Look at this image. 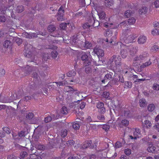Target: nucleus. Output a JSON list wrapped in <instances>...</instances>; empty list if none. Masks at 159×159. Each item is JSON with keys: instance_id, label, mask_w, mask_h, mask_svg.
<instances>
[{"instance_id": "1a4fd4ad", "label": "nucleus", "mask_w": 159, "mask_h": 159, "mask_svg": "<svg viewBox=\"0 0 159 159\" xmlns=\"http://www.w3.org/2000/svg\"><path fill=\"white\" fill-rule=\"evenodd\" d=\"M129 54L132 56H134L137 53L138 51L137 47H130L129 48Z\"/></svg>"}, {"instance_id": "9d476101", "label": "nucleus", "mask_w": 159, "mask_h": 159, "mask_svg": "<svg viewBox=\"0 0 159 159\" xmlns=\"http://www.w3.org/2000/svg\"><path fill=\"white\" fill-rule=\"evenodd\" d=\"M50 45H46L44 46V48L46 49H57V47L54 45L55 43L51 40L50 42Z\"/></svg>"}, {"instance_id": "f257e3e1", "label": "nucleus", "mask_w": 159, "mask_h": 159, "mask_svg": "<svg viewBox=\"0 0 159 159\" xmlns=\"http://www.w3.org/2000/svg\"><path fill=\"white\" fill-rule=\"evenodd\" d=\"M28 45L25 47V56L28 58H30L31 60V61L34 62V61H36L37 59V57L36 56L37 54V52H33L32 53L31 52L28 50Z\"/></svg>"}, {"instance_id": "ea45409f", "label": "nucleus", "mask_w": 159, "mask_h": 159, "mask_svg": "<svg viewBox=\"0 0 159 159\" xmlns=\"http://www.w3.org/2000/svg\"><path fill=\"white\" fill-rule=\"evenodd\" d=\"M152 88L154 90L156 91L159 90V84L155 83L153 85Z\"/></svg>"}, {"instance_id": "603ef678", "label": "nucleus", "mask_w": 159, "mask_h": 159, "mask_svg": "<svg viewBox=\"0 0 159 159\" xmlns=\"http://www.w3.org/2000/svg\"><path fill=\"white\" fill-rule=\"evenodd\" d=\"M122 146V144L119 141H117L115 143V146L116 148H118Z\"/></svg>"}, {"instance_id": "774afa93", "label": "nucleus", "mask_w": 159, "mask_h": 159, "mask_svg": "<svg viewBox=\"0 0 159 159\" xmlns=\"http://www.w3.org/2000/svg\"><path fill=\"white\" fill-rule=\"evenodd\" d=\"M32 75L33 77L35 78L36 79H38L39 77V76L38 74L36 72H33Z\"/></svg>"}, {"instance_id": "052dcab7", "label": "nucleus", "mask_w": 159, "mask_h": 159, "mask_svg": "<svg viewBox=\"0 0 159 159\" xmlns=\"http://www.w3.org/2000/svg\"><path fill=\"white\" fill-rule=\"evenodd\" d=\"M119 81L121 83L124 82V79L122 75H120L119 76Z\"/></svg>"}, {"instance_id": "4d7b16f0", "label": "nucleus", "mask_w": 159, "mask_h": 159, "mask_svg": "<svg viewBox=\"0 0 159 159\" xmlns=\"http://www.w3.org/2000/svg\"><path fill=\"white\" fill-rule=\"evenodd\" d=\"M154 31L156 34H159V30L155 29L154 30H153L152 31V34L153 35H155V34L154 33Z\"/></svg>"}, {"instance_id": "338daca9", "label": "nucleus", "mask_w": 159, "mask_h": 159, "mask_svg": "<svg viewBox=\"0 0 159 159\" xmlns=\"http://www.w3.org/2000/svg\"><path fill=\"white\" fill-rule=\"evenodd\" d=\"M116 56L113 55L109 60V62L110 63L112 62L114 59H116Z\"/></svg>"}, {"instance_id": "6e6d98bb", "label": "nucleus", "mask_w": 159, "mask_h": 159, "mask_svg": "<svg viewBox=\"0 0 159 159\" xmlns=\"http://www.w3.org/2000/svg\"><path fill=\"white\" fill-rule=\"evenodd\" d=\"M6 21V17L3 15L0 16V22H4Z\"/></svg>"}, {"instance_id": "423d86ee", "label": "nucleus", "mask_w": 159, "mask_h": 159, "mask_svg": "<svg viewBox=\"0 0 159 159\" xmlns=\"http://www.w3.org/2000/svg\"><path fill=\"white\" fill-rule=\"evenodd\" d=\"M81 59L84 61V63L85 66H89L91 64V62L89 60L88 57L86 54L84 53L81 56Z\"/></svg>"}, {"instance_id": "7c9ffc66", "label": "nucleus", "mask_w": 159, "mask_h": 159, "mask_svg": "<svg viewBox=\"0 0 159 159\" xmlns=\"http://www.w3.org/2000/svg\"><path fill=\"white\" fill-rule=\"evenodd\" d=\"M16 94L17 97L20 98L23 94V90L20 89L17 92H16Z\"/></svg>"}, {"instance_id": "72a5a7b5", "label": "nucleus", "mask_w": 159, "mask_h": 159, "mask_svg": "<svg viewBox=\"0 0 159 159\" xmlns=\"http://www.w3.org/2000/svg\"><path fill=\"white\" fill-rule=\"evenodd\" d=\"M67 134V131L66 129H65L61 130V136L62 137H65Z\"/></svg>"}, {"instance_id": "79ce46f5", "label": "nucleus", "mask_w": 159, "mask_h": 159, "mask_svg": "<svg viewBox=\"0 0 159 159\" xmlns=\"http://www.w3.org/2000/svg\"><path fill=\"white\" fill-rule=\"evenodd\" d=\"M112 78V75L110 73H107L105 75L104 79L105 80H111Z\"/></svg>"}, {"instance_id": "bf43d9fd", "label": "nucleus", "mask_w": 159, "mask_h": 159, "mask_svg": "<svg viewBox=\"0 0 159 159\" xmlns=\"http://www.w3.org/2000/svg\"><path fill=\"white\" fill-rule=\"evenodd\" d=\"M96 156L94 154H91L88 156V158L89 159H95Z\"/></svg>"}, {"instance_id": "c85d7f7f", "label": "nucleus", "mask_w": 159, "mask_h": 159, "mask_svg": "<svg viewBox=\"0 0 159 159\" xmlns=\"http://www.w3.org/2000/svg\"><path fill=\"white\" fill-rule=\"evenodd\" d=\"M16 11L18 13H20L22 12L24 10V7L23 6H18L16 7Z\"/></svg>"}, {"instance_id": "dca6fc26", "label": "nucleus", "mask_w": 159, "mask_h": 159, "mask_svg": "<svg viewBox=\"0 0 159 159\" xmlns=\"http://www.w3.org/2000/svg\"><path fill=\"white\" fill-rule=\"evenodd\" d=\"M144 127L148 128H150L152 126V124L150 121L148 120H145L144 121Z\"/></svg>"}, {"instance_id": "f3484780", "label": "nucleus", "mask_w": 159, "mask_h": 159, "mask_svg": "<svg viewBox=\"0 0 159 159\" xmlns=\"http://www.w3.org/2000/svg\"><path fill=\"white\" fill-rule=\"evenodd\" d=\"M120 54L123 58H125L127 55V51L124 49H122L120 52Z\"/></svg>"}, {"instance_id": "a878e982", "label": "nucleus", "mask_w": 159, "mask_h": 159, "mask_svg": "<svg viewBox=\"0 0 159 159\" xmlns=\"http://www.w3.org/2000/svg\"><path fill=\"white\" fill-rule=\"evenodd\" d=\"M132 82L130 81H126L125 83V88H131L132 87Z\"/></svg>"}, {"instance_id": "a19ab883", "label": "nucleus", "mask_w": 159, "mask_h": 159, "mask_svg": "<svg viewBox=\"0 0 159 159\" xmlns=\"http://www.w3.org/2000/svg\"><path fill=\"white\" fill-rule=\"evenodd\" d=\"M58 55L57 52L55 50H53L51 53V56L52 57L55 58Z\"/></svg>"}, {"instance_id": "f03ea898", "label": "nucleus", "mask_w": 159, "mask_h": 159, "mask_svg": "<svg viewBox=\"0 0 159 159\" xmlns=\"http://www.w3.org/2000/svg\"><path fill=\"white\" fill-rule=\"evenodd\" d=\"M92 143L91 140L85 141L80 147V148L82 149H85L88 148L92 149L96 148L97 143L96 142L92 144Z\"/></svg>"}, {"instance_id": "a18cd8bd", "label": "nucleus", "mask_w": 159, "mask_h": 159, "mask_svg": "<svg viewBox=\"0 0 159 159\" xmlns=\"http://www.w3.org/2000/svg\"><path fill=\"white\" fill-rule=\"evenodd\" d=\"M65 89L68 92L74 91V89L70 86H67Z\"/></svg>"}, {"instance_id": "ddd939ff", "label": "nucleus", "mask_w": 159, "mask_h": 159, "mask_svg": "<svg viewBox=\"0 0 159 159\" xmlns=\"http://www.w3.org/2000/svg\"><path fill=\"white\" fill-rule=\"evenodd\" d=\"M98 14L99 18L101 20V21L102 22V20H104L106 18V15L105 12L103 11H100L99 12H98Z\"/></svg>"}, {"instance_id": "473e14b6", "label": "nucleus", "mask_w": 159, "mask_h": 159, "mask_svg": "<svg viewBox=\"0 0 159 159\" xmlns=\"http://www.w3.org/2000/svg\"><path fill=\"white\" fill-rule=\"evenodd\" d=\"M120 59V58L119 57H117V58H116L115 60V62L116 66H120L121 65Z\"/></svg>"}, {"instance_id": "7ed1b4c3", "label": "nucleus", "mask_w": 159, "mask_h": 159, "mask_svg": "<svg viewBox=\"0 0 159 159\" xmlns=\"http://www.w3.org/2000/svg\"><path fill=\"white\" fill-rule=\"evenodd\" d=\"M24 37L26 38L29 39H34L35 38L39 37L42 39H44L43 38L44 36L43 35H42L41 34H37L36 33H32L31 34H28L27 32H25L23 34Z\"/></svg>"}, {"instance_id": "13d9d810", "label": "nucleus", "mask_w": 159, "mask_h": 159, "mask_svg": "<svg viewBox=\"0 0 159 159\" xmlns=\"http://www.w3.org/2000/svg\"><path fill=\"white\" fill-rule=\"evenodd\" d=\"M154 5L155 7L156 8H158L159 7V0H157L154 3Z\"/></svg>"}, {"instance_id": "20e7f679", "label": "nucleus", "mask_w": 159, "mask_h": 159, "mask_svg": "<svg viewBox=\"0 0 159 159\" xmlns=\"http://www.w3.org/2000/svg\"><path fill=\"white\" fill-rule=\"evenodd\" d=\"M96 107L98 109V111L102 114H104L106 112L104 104L102 102H98L97 103Z\"/></svg>"}, {"instance_id": "3c124183", "label": "nucleus", "mask_w": 159, "mask_h": 159, "mask_svg": "<svg viewBox=\"0 0 159 159\" xmlns=\"http://www.w3.org/2000/svg\"><path fill=\"white\" fill-rule=\"evenodd\" d=\"M19 137L21 138L25 136V132L23 131H21L20 132L18 133Z\"/></svg>"}, {"instance_id": "412c9836", "label": "nucleus", "mask_w": 159, "mask_h": 159, "mask_svg": "<svg viewBox=\"0 0 159 159\" xmlns=\"http://www.w3.org/2000/svg\"><path fill=\"white\" fill-rule=\"evenodd\" d=\"M156 148L152 145L151 146L148 147L147 149L148 151L150 152L153 153L155 152L156 149Z\"/></svg>"}, {"instance_id": "393cba45", "label": "nucleus", "mask_w": 159, "mask_h": 159, "mask_svg": "<svg viewBox=\"0 0 159 159\" xmlns=\"http://www.w3.org/2000/svg\"><path fill=\"white\" fill-rule=\"evenodd\" d=\"M135 130V131L134 132L133 135L137 137L140 134L141 131L139 128H136Z\"/></svg>"}, {"instance_id": "864d4df0", "label": "nucleus", "mask_w": 159, "mask_h": 159, "mask_svg": "<svg viewBox=\"0 0 159 159\" xmlns=\"http://www.w3.org/2000/svg\"><path fill=\"white\" fill-rule=\"evenodd\" d=\"M125 153L127 155H129L131 153V150L130 149L127 148L125 149Z\"/></svg>"}, {"instance_id": "a211bd4d", "label": "nucleus", "mask_w": 159, "mask_h": 159, "mask_svg": "<svg viewBox=\"0 0 159 159\" xmlns=\"http://www.w3.org/2000/svg\"><path fill=\"white\" fill-rule=\"evenodd\" d=\"M155 108V105L153 104H149L148 107V110L150 112H152L153 111Z\"/></svg>"}, {"instance_id": "c03bdc74", "label": "nucleus", "mask_w": 159, "mask_h": 159, "mask_svg": "<svg viewBox=\"0 0 159 159\" xmlns=\"http://www.w3.org/2000/svg\"><path fill=\"white\" fill-rule=\"evenodd\" d=\"M7 159H17V157L13 154L7 155Z\"/></svg>"}, {"instance_id": "6ab92c4d", "label": "nucleus", "mask_w": 159, "mask_h": 159, "mask_svg": "<svg viewBox=\"0 0 159 159\" xmlns=\"http://www.w3.org/2000/svg\"><path fill=\"white\" fill-rule=\"evenodd\" d=\"M12 43L10 40H5L3 43V46L6 48H8L11 45Z\"/></svg>"}, {"instance_id": "37998d69", "label": "nucleus", "mask_w": 159, "mask_h": 159, "mask_svg": "<svg viewBox=\"0 0 159 159\" xmlns=\"http://www.w3.org/2000/svg\"><path fill=\"white\" fill-rule=\"evenodd\" d=\"M92 68L90 67H86L85 68V71L87 73L89 74L92 72Z\"/></svg>"}, {"instance_id": "39448f33", "label": "nucleus", "mask_w": 159, "mask_h": 159, "mask_svg": "<svg viewBox=\"0 0 159 159\" xmlns=\"http://www.w3.org/2000/svg\"><path fill=\"white\" fill-rule=\"evenodd\" d=\"M93 52L99 57H102L104 55V51L99 47H96L93 49Z\"/></svg>"}, {"instance_id": "b1692460", "label": "nucleus", "mask_w": 159, "mask_h": 159, "mask_svg": "<svg viewBox=\"0 0 159 159\" xmlns=\"http://www.w3.org/2000/svg\"><path fill=\"white\" fill-rule=\"evenodd\" d=\"M28 156V153L25 151L21 152L20 153V156L21 159H23Z\"/></svg>"}, {"instance_id": "5701e85b", "label": "nucleus", "mask_w": 159, "mask_h": 159, "mask_svg": "<svg viewBox=\"0 0 159 159\" xmlns=\"http://www.w3.org/2000/svg\"><path fill=\"white\" fill-rule=\"evenodd\" d=\"M80 125V124L74 122L73 123L72 126L75 130H77L79 129Z\"/></svg>"}, {"instance_id": "6e6552de", "label": "nucleus", "mask_w": 159, "mask_h": 159, "mask_svg": "<svg viewBox=\"0 0 159 159\" xmlns=\"http://www.w3.org/2000/svg\"><path fill=\"white\" fill-rule=\"evenodd\" d=\"M148 52H144L142 54L139 56H136L134 58V60L135 61H139L143 60L145 57H147Z\"/></svg>"}, {"instance_id": "8fccbe9b", "label": "nucleus", "mask_w": 159, "mask_h": 159, "mask_svg": "<svg viewBox=\"0 0 159 159\" xmlns=\"http://www.w3.org/2000/svg\"><path fill=\"white\" fill-rule=\"evenodd\" d=\"M52 120V118L50 116H48L45 118L44 120L47 123L50 122Z\"/></svg>"}, {"instance_id": "4468645a", "label": "nucleus", "mask_w": 159, "mask_h": 159, "mask_svg": "<svg viewBox=\"0 0 159 159\" xmlns=\"http://www.w3.org/2000/svg\"><path fill=\"white\" fill-rule=\"evenodd\" d=\"M139 104L141 107H144L147 105V102L145 99H140L139 102Z\"/></svg>"}, {"instance_id": "bb28decb", "label": "nucleus", "mask_w": 159, "mask_h": 159, "mask_svg": "<svg viewBox=\"0 0 159 159\" xmlns=\"http://www.w3.org/2000/svg\"><path fill=\"white\" fill-rule=\"evenodd\" d=\"M101 113L98 115L97 116V118L98 120L100 121H103L105 120V118L104 116Z\"/></svg>"}, {"instance_id": "de8ad7c7", "label": "nucleus", "mask_w": 159, "mask_h": 159, "mask_svg": "<svg viewBox=\"0 0 159 159\" xmlns=\"http://www.w3.org/2000/svg\"><path fill=\"white\" fill-rule=\"evenodd\" d=\"M132 11L130 10H127L125 13V15L127 17H129L131 15Z\"/></svg>"}, {"instance_id": "aec40b11", "label": "nucleus", "mask_w": 159, "mask_h": 159, "mask_svg": "<svg viewBox=\"0 0 159 159\" xmlns=\"http://www.w3.org/2000/svg\"><path fill=\"white\" fill-rule=\"evenodd\" d=\"M76 72L74 70H72L69 71L67 73V76L68 77H71L72 76H75L76 75Z\"/></svg>"}, {"instance_id": "0eeeda50", "label": "nucleus", "mask_w": 159, "mask_h": 159, "mask_svg": "<svg viewBox=\"0 0 159 159\" xmlns=\"http://www.w3.org/2000/svg\"><path fill=\"white\" fill-rule=\"evenodd\" d=\"M64 13V10H63V7L61 6L59 9L57 13V16L58 17L57 18V20L58 21L61 20L63 19Z\"/></svg>"}, {"instance_id": "680f3d73", "label": "nucleus", "mask_w": 159, "mask_h": 159, "mask_svg": "<svg viewBox=\"0 0 159 159\" xmlns=\"http://www.w3.org/2000/svg\"><path fill=\"white\" fill-rule=\"evenodd\" d=\"M153 127L154 129H157L158 132H159V123H156Z\"/></svg>"}, {"instance_id": "9b49d317", "label": "nucleus", "mask_w": 159, "mask_h": 159, "mask_svg": "<svg viewBox=\"0 0 159 159\" xmlns=\"http://www.w3.org/2000/svg\"><path fill=\"white\" fill-rule=\"evenodd\" d=\"M36 68L34 67L30 66L28 65L25 67V72L27 75L30 74L31 73L33 70H35Z\"/></svg>"}, {"instance_id": "0e129e2a", "label": "nucleus", "mask_w": 159, "mask_h": 159, "mask_svg": "<svg viewBox=\"0 0 159 159\" xmlns=\"http://www.w3.org/2000/svg\"><path fill=\"white\" fill-rule=\"evenodd\" d=\"M91 26L88 23V22L85 23L83 25V27L84 29L88 28Z\"/></svg>"}, {"instance_id": "f704fd0d", "label": "nucleus", "mask_w": 159, "mask_h": 159, "mask_svg": "<svg viewBox=\"0 0 159 159\" xmlns=\"http://www.w3.org/2000/svg\"><path fill=\"white\" fill-rule=\"evenodd\" d=\"M49 55L48 53H44L43 54L42 59L44 61H47L49 59Z\"/></svg>"}, {"instance_id": "4be33fe9", "label": "nucleus", "mask_w": 159, "mask_h": 159, "mask_svg": "<svg viewBox=\"0 0 159 159\" xmlns=\"http://www.w3.org/2000/svg\"><path fill=\"white\" fill-rule=\"evenodd\" d=\"M48 30L49 32H52L55 30L56 28L54 25H51L48 26Z\"/></svg>"}, {"instance_id": "09e8293b", "label": "nucleus", "mask_w": 159, "mask_h": 159, "mask_svg": "<svg viewBox=\"0 0 159 159\" xmlns=\"http://www.w3.org/2000/svg\"><path fill=\"white\" fill-rule=\"evenodd\" d=\"M3 131L5 132L7 134H10L11 133L10 129L7 127H4L3 128Z\"/></svg>"}, {"instance_id": "69168bd1", "label": "nucleus", "mask_w": 159, "mask_h": 159, "mask_svg": "<svg viewBox=\"0 0 159 159\" xmlns=\"http://www.w3.org/2000/svg\"><path fill=\"white\" fill-rule=\"evenodd\" d=\"M12 135L14 139H20V138L19 137L18 134V135H16L15 134H13Z\"/></svg>"}, {"instance_id": "58836bf2", "label": "nucleus", "mask_w": 159, "mask_h": 159, "mask_svg": "<svg viewBox=\"0 0 159 159\" xmlns=\"http://www.w3.org/2000/svg\"><path fill=\"white\" fill-rule=\"evenodd\" d=\"M124 116L126 117H130V111L127 109L125 110L124 111Z\"/></svg>"}, {"instance_id": "c756f323", "label": "nucleus", "mask_w": 159, "mask_h": 159, "mask_svg": "<svg viewBox=\"0 0 159 159\" xmlns=\"http://www.w3.org/2000/svg\"><path fill=\"white\" fill-rule=\"evenodd\" d=\"M68 111L67 108L65 107H63L61 110V112L63 114H66Z\"/></svg>"}, {"instance_id": "5fc2aeb1", "label": "nucleus", "mask_w": 159, "mask_h": 159, "mask_svg": "<svg viewBox=\"0 0 159 159\" xmlns=\"http://www.w3.org/2000/svg\"><path fill=\"white\" fill-rule=\"evenodd\" d=\"M102 128L103 129H104L106 131H107L109 129L110 126H109L108 125H104L102 126Z\"/></svg>"}, {"instance_id": "2eb2a0df", "label": "nucleus", "mask_w": 159, "mask_h": 159, "mask_svg": "<svg viewBox=\"0 0 159 159\" xmlns=\"http://www.w3.org/2000/svg\"><path fill=\"white\" fill-rule=\"evenodd\" d=\"M147 10L148 9L146 7H142L139 10V13L140 14H145L147 12Z\"/></svg>"}, {"instance_id": "c9c22d12", "label": "nucleus", "mask_w": 159, "mask_h": 159, "mask_svg": "<svg viewBox=\"0 0 159 159\" xmlns=\"http://www.w3.org/2000/svg\"><path fill=\"white\" fill-rule=\"evenodd\" d=\"M67 24L65 23H62L60 24V27L61 30H65L67 27Z\"/></svg>"}, {"instance_id": "49530a36", "label": "nucleus", "mask_w": 159, "mask_h": 159, "mask_svg": "<svg viewBox=\"0 0 159 159\" xmlns=\"http://www.w3.org/2000/svg\"><path fill=\"white\" fill-rule=\"evenodd\" d=\"M121 123L123 125H124L125 126H127L129 124V122L127 120L124 119L122 120Z\"/></svg>"}, {"instance_id": "e433bc0d", "label": "nucleus", "mask_w": 159, "mask_h": 159, "mask_svg": "<svg viewBox=\"0 0 159 159\" xmlns=\"http://www.w3.org/2000/svg\"><path fill=\"white\" fill-rule=\"evenodd\" d=\"M34 116V114L32 112H29L27 114L26 116V118L29 119H31Z\"/></svg>"}, {"instance_id": "4c0bfd02", "label": "nucleus", "mask_w": 159, "mask_h": 159, "mask_svg": "<svg viewBox=\"0 0 159 159\" xmlns=\"http://www.w3.org/2000/svg\"><path fill=\"white\" fill-rule=\"evenodd\" d=\"M104 2L106 6H111L112 4V3L111 0H105Z\"/></svg>"}, {"instance_id": "e2e57ef3", "label": "nucleus", "mask_w": 159, "mask_h": 159, "mask_svg": "<svg viewBox=\"0 0 159 159\" xmlns=\"http://www.w3.org/2000/svg\"><path fill=\"white\" fill-rule=\"evenodd\" d=\"M5 73V71L3 69H0V76H2L4 75Z\"/></svg>"}, {"instance_id": "cd10ccee", "label": "nucleus", "mask_w": 159, "mask_h": 159, "mask_svg": "<svg viewBox=\"0 0 159 159\" xmlns=\"http://www.w3.org/2000/svg\"><path fill=\"white\" fill-rule=\"evenodd\" d=\"M84 47L85 48H89L92 47V44L88 40H85Z\"/></svg>"}, {"instance_id": "2f4dec72", "label": "nucleus", "mask_w": 159, "mask_h": 159, "mask_svg": "<svg viewBox=\"0 0 159 159\" xmlns=\"http://www.w3.org/2000/svg\"><path fill=\"white\" fill-rule=\"evenodd\" d=\"M135 20H136L134 18L131 17L129 19L128 22L129 24L132 25L135 23Z\"/></svg>"}, {"instance_id": "f8f14e48", "label": "nucleus", "mask_w": 159, "mask_h": 159, "mask_svg": "<svg viewBox=\"0 0 159 159\" xmlns=\"http://www.w3.org/2000/svg\"><path fill=\"white\" fill-rule=\"evenodd\" d=\"M95 19L93 16L89 17L88 18V23L91 26H96L97 25H94L95 23Z\"/></svg>"}]
</instances>
